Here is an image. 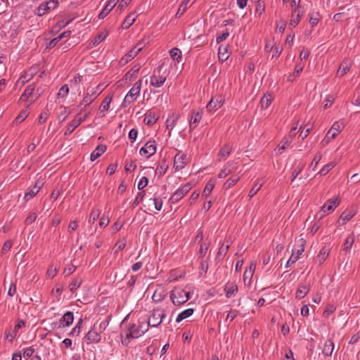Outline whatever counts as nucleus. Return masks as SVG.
Listing matches in <instances>:
<instances>
[{
  "mask_svg": "<svg viewBox=\"0 0 360 360\" xmlns=\"http://www.w3.org/2000/svg\"><path fill=\"white\" fill-rule=\"evenodd\" d=\"M255 3V13L258 15H261L265 11V4L262 1Z\"/></svg>",
  "mask_w": 360,
  "mask_h": 360,
  "instance_id": "48",
  "label": "nucleus"
},
{
  "mask_svg": "<svg viewBox=\"0 0 360 360\" xmlns=\"http://www.w3.org/2000/svg\"><path fill=\"white\" fill-rule=\"evenodd\" d=\"M81 284H82L81 280H79L78 278L74 279L73 281H72V282L69 285L70 290L71 292H74L75 290H77L81 285Z\"/></svg>",
  "mask_w": 360,
  "mask_h": 360,
  "instance_id": "52",
  "label": "nucleus"
},
{
  "mask_svg": "<svg viewBox=\"0 0 360 360\" xmlns=\"http://www.w3.org/2000/svg\"><path fill=\"white\" fill-rule=\"evenodd\" d=\"M229 32L228 30H226L221 34L217 37L216 41L217 44H219L227 39L229 36Z\"/></svg>",
  "mask_w": 360,
  "mask_h": 360,
  "instance_id": "60",
  "label": "nucleus"
},
{
  "mask_svg": "<svg viewBox=\"0 0 360 360\" xmlns=\"http://www.w3.org/2000/svg\"><path fill=\"white\" fill-rule=\"evenodd\" d=\"M111 101H112L111 96H106L104 98V100L103 101L102 103L101 104V105L99 107L100 112H104L108 110Z\"/></svg>",
  "mask_w": 360,
  "mask_h": 360,
  "instance_id": "35",
  "label": "nucleus"
},
{
  "mask_svg": "<svg viewBox=\"0 0 360 360\" xmlns=\"http://www.w3.org/2000/svg\"><path fill=\"white\" fill-rule=\"evenodd\" d=\"M126 244V239L124 238L122 240H118L114 246L115 252H117L118 251L123 250L125 248Z\"/></svg>",
  "mask_w": 360,
  "mask_h": 360,
  "instance_id": "49",
  "label": "nucleus"
},
{
  "mask_svg": "<svg viewBox=\"0 0 360 360\" xmlns=\"http://www.w3.org/2000/svg\"><path fill=\"white\" fill-rule=\"evenodd\" d=\"M118 0H108L105 6L98 15L100 19H103L115 7Z\"/></svg>",
  "mask_w": 360,
  "mask_h": 360,
  "instance_id": "17",
  "label": "nucleus"
},
{
  "mask_svg": "<svg viewBox=\"0 0 360 360\" xmlns=\"http://www.w3.org/2000/svg\"><path fill=\"white\" fill-rule=\"evenodd\" d=\"M202 112L200 111L192 110L189 122L190 130H193L199 124L202 119Z\"/></svg>",
  "mask_w": 360,
  "mask_h": 360,
  "instance_id": "14",
  "label": "nucleus"
},
{
  "mask_svg": "<svg viewBox=\"0 0 360 360\" xmlns=\"http://www.w3.org/2000/svg\"><path fill=\"white\" fill-rule=\"evenodd\" d=\"M80 124L81 120H77V118L72 120L67 127V129L65 131V136L70 135L74 131V130Z\"/></svg>",
  "mask_w": 360,
  "mask_h": 360,
  "instance_id": "28",
  "label": "nucleus"
},
{
  "mask_svg": "<svg viewBox=\"0 0 360 360\" xmlns=\"http://www.w3.org/2000/svg\"><path fill=\"white\" fill-rule=\"evenodd\" d=\"M58 269L56 267H53V265L49 266L46 271V276L50 278H53L57 274Z\"/></svg>",
  "mask_w": 360,
  "mask_h": 360,
  "instance_id": "56",
  "label": "nucleus"
},
{
  "mask_svg": "<svg viewBox=\"0 0 360 360\" xmlns=\"http://www.w3.org/2000/svg\"><path fill=\"white\" fill-rule=\"evenodd\" d=\"M141 68L139 64L134 65L131 70L125 75L126 79H129V81L134 80Z\"/></svg>",
  "mask_w": 360,
  "mask_h": 360,
  "instance_id": "27",
  "label": "nucleus"
},
{
  "mask_svg": "<svg viewBox=\"0 0 360 360\" xmlns=\"http://www.w3.org/2000/svg\"><path fill=\"white\" fill-rule=\"evenodd\" d=\"M145 196V191H141L138 193L136 195L133 203H132V207H136L143 199Z\"/></svg>",
  "mask_w": 360,
  "mask_h": 360,
  "instance_id": "54",
  "label": "nucleus"
},
{
  "mask_svg": "<svg viewBox=\"0 0 360 360\" xmlns=\"http://www.w3.org/2000/svg\"><path fill=\"white\" fill-rule=\"evenodd\" d=\"M334 349V343L331 340H327L325 342L322 352L325 356H330L332 355Z\"/></svg>",
  "mask_w": 360,
  "mask_h": 360,
  "instance_id": "24",
  "label": "nucleus"
},
{
  "mask_svg": "<svg viewBox=\"0 0 360 360\" xmlns=\"http://www.w3.org/2000/svg\"><path fill=\"white\" fill-rule=\"evenodd\" d=\"M233 150L232 146H231L229 143H226L224 145L221 149L219 150L217 158L219 161L221 160H225L231 154V151Z\"/></svg>",
  "mask_w": 360,
  "mask_h": 360,
  "instance_id": "15",
  "label": "nucleus"
},
{
  "mask_svg": "<svg viewBox=\"0 0 360 360\" xmlns=\"http://www.w3.org/2000/svg\"><path fill=\"white\" fill-rule=\"evenodd\" d=\"M225 99L221 95H216L213 96L210 102L206 105V109L208 112H215L219 109L224 103Z\"/></svg>",
  "mask_w": 360,
  "mask_h": 360,
  "instance_id": "8",
  "label": "nucleus"
},
{
  "mask_svg": "<svg viewBox=\"0 0 360 360\" xmlns=\"http://www.w3.org/2000/svg\"><path fill=\"white\" fill-rule=\"evenodd\" d=\"M102 91L103 89L101 88V85H98L94 88L87 89L86 94L84 97L78 107L81 108L82 105H84V107H86L91 104Z\"/></svg>",
  "mask_w": 360,
  "mask_h": 360,
  "instance_id": "5",
  "label": "nucleus"
},
{
  "mask_svg": "<svg viewBox=\"0 0 360 360\" xmlns=\"http://www.w3.org/2000/svg\"><path fill=\"white\" fill-rule=\"evenodd\" d=\"M36 72L35 69H30L27 72H25L20 78L18 79V83H20L21 85H24L25 82L32 79Z\"/></svg>",
  "mask_w": 360,
  "mask_h": 360,
  "instance_id": "25",
  "label": "nucleus"
},
{
  "mask_svg": "<svg viewBox=\"0 0 360 360\" xmlns=\"http://www.w3.org/2000/svg\"><path fill=\"white\" fill-rule=\"evenodd\" d=\"M39 192V191L33 186L28 188L27 191L25 194L24 198L26 201H28L34 198Z\"/></svg>",
  "mask_w": 360,
  "mask_h": 360,
  "instance_id": "37",
  "label": "nucleus"
},
{
  "mask_svg": "<svg viewBox=\"0 0 360 360\" xmlns=\"http://www.w3.org/2000/svg\"><path fill=\"white\" fill-rule=\"evenodd\" d=\"M240 178L238 176H232L229 178L224 184V188L225 189H229L231 187L234 186L238 181Z\"/></svg>",
  "mask_w": 360,
  "mask_h": 360,
  "instance_id": "42",
  "label": "nucleus"
},
{
  "mask_svg": "<svg viewBox=\"0 0 360 360\" xmlns=\"http://www.w3.org/2000/svg\"><path fill=\"white\" fill-rule=\"evenodd\" d=\"M309 291V286L307 285H300L296 291V298L302 299L304 298Z\"/></svg>",
  "mask_w": 360,
  "mask_h": 360,
  "instance_id": "26",
  "label": "nucleus"
},
{
  "mask_svg": "<svg viewBox=\"0 0 360 360\" xmlns=\"http://www.w3.org/2000/svg\"><path fill=\"white\" fill-rule=\"evenodd\" d=\"M167 75L161 72V68L155 69L150 78V86L155 87L162 86L166 81Z\"/></svg>",
  "mask_w": 360,
  "mask_h": 360,
  "instance_id": "7",
  "label": "nucleus"
},
{
  "mask_svg": "<svg viewBox=\"0 0 360 360\" xmlns=\"http://www.w3.org/2000/svg\"><path fill=\"white\" fill-rule=\"evenodd\" d=\"M238 314H239V311L238 310H236V309L231 310L228 313V314L226 316V321H233L237 317Z\"/></svg>",
  "mask_w": 360,
  "mask_h": 360,
  "instance_id": "58",
  "label": "nucleus"
},
{
  "mask_svg": "<svg viewBox=\"0 0 360 360\" xmlns=\"http://www.w3.org/2000/svg\"><path fill=\"white\" fill-rule=\"evenodd\" d=\"M238 291V286L234 282H229L224 286V292L228 298L232 297Z\"/></svg>",
  "mask_w": 360,
  "mask_h": 360,
  "instance_id": "18",
  "label": "nucleus"
},
{
  "mask_svg": "<svg viewBox=\"0 0 360 360\" xmlns=\"http://www.w3.org/2000/svg\"><path fill=\"white\" fill-rule=\"evenodd\" d=\"M148 330V325L145 321H138L136 323H129L122 328L120 336L123 345L127 346L131 339H136L143 335Z\"/></svg>",
  "mask_w": 360,
  "mask_h": 360,
  "instance_id": "1",
  "label": "nucleus"
},
{
  "mask_svg": "<svg viewBox=\"0 0 360 360\" xmlns=\"http://www.w3.org/2000/svg\"><path fill=\"white\" fill-rule=\"evenodd\" d=\"M260 103L262 105V108H267L271 103V98H270V96H264L262 98Z\"/></svg>",
  "mask_w": 360,
  "mask_h": 360,
  "instance_id": "57",
  "label": "nucleus"
},
{
  "mask_svg": "<svg viewBox=\"0 0 360 360\" xmlns=\"http://www.w3.org/2000/svg\"><path fill=\"white\" fill-rule=\"evenodd\" d=\"M27 117V112L26 110H22L20 114L15 119V124L22 122Z\"/></svg>",
  "mask_w": 360,
  "mask_h": 360,
  "instance_id": "59",
  "label": "nucleus"
},
{
  "mask_svg": "<svg viewBox=\"0 0 360 360\" xmlns=\"http://www.w3.org/2000/svg\"><path fill=\"white\" fill-rule=\"evenodd\" d=\"M136 17L134 14H129L127 16L122 24V28L124 30H127L130 27V26L135 22Z\"/></svg>",
  "mask_w": 360,
  "mask_h": 360,
  "instance_id": "32",
  "label": "nucleus"
},
{
  "mask_svg": "<svg viewBox=\"0 0 360 360\" xmlns=\"http://www.w3.org/2000/svg\"><path fill=\"white\" fill-rule=\"evenodd\" d=\"M34 84H31L26 87L25 91L21 95L20 101L24 102L25 107H29L38 98L39 96L34 94Z\"/></svg>",
  "mask_w": 360,
  "mask_h": 360,
  "instance_id": "4",
  "label": "nucleus"
},
{
  "mask_svg": "<svg viewBox=\"0 0 360 360\" xmlns=\"http://www.w3.org/2000/svg\"><path fill=\"white\" fill-rule=\"evenodd\" d=\"M141 79L138 80L125 96L124 101L122 103L123 108L127 107L131 103H134L139 96L141 89Z\"/></svg>",
  "mask_w": 360,
  "mask_h": 360,
  "instance_id": "3",
  "label": "nucleus"
},
{
  "mask_svg": "<svg viewBox=\"0 0 360 360\" xmlns=\"http://www.w3.org/2000/svg\"><path fill=\"white\" fill-rule=\"evenodd\" d=\"M208 266H209V264H208L207 259H202V260L200 262V266H199L200 271L202 272L206 273L207 271Z\"/></svg>",
  "mask_w": 360,
  "mask_h": 360,
  "instance_id": "63",
  "label": "nucleus"
},
{
  "mask_svg": "<svg viewBox=\"0 0 360 360\" xmlns=\"http://www.w3.org/2000/svg\"><path fill=\"white\" fill-rule=\"evenodd\" d=\"M350 68V62L349 61H343L337 71V75L340 77H342L345 75Z\"/></svg>",
  "mask_w": 360,
  "mask_h": 360,
  "instance_id": "29",
  "label": "nucleus"
},
{
  "mask_svg": "<svg viewBox=\"0 0 360 360\" xmlns=\"http://www.w3.org/2000/svg\"><path fill=\"white\" fill-rule=\"evenodd\" d=\"M339 204L340 200L338 198H335L334 200H328L321 207V209L319 212L320 217H322L326 212L334 210Z\"/></svg>",
  "mask_w": 360,
  "mask_h": 360,
  "instance_id": "12",
  "label": "nucleus"
},
{
  "mask_svg": "<svg viewBox=\"0 0 360 360\" xmlns=\"http://www.w3.org/2000/svg\"><path fill=\"white\" fill-rule=\"evenodd\" d=\"M354 242V237L352 235L348 236L345 241L343 250L347 251L349 250Z\"/></svg>",
  "mask_w": 360,
  "mask_h": 360,
  "instance_id": "45",
  "label": "nucleus"
},
{
  "mask_svg": "<svg viewBox=\"0 0 360 360\" xmlns=\"http://www.w3.org/2000/svg\"><path fill=\"white\" fill-rule=\"evenodd\" d=\"M179 115L173 114L170 117L167 118L166 121V127L169 131V135L170 136L172 130L176 126L179 120Z\"/></svg>",
  "mask_w": 360,
  "mask_h": 360,
  "instance_id": "20",
  "label": "nucleus"
},
{
  "mask_svg": "<svg viewBox=\"0 0 360 360\" xmlns=\"http://www.w3.org/2000/svg\"><path fill=\"white\" fill-rule=\"evenodd\" d=\"M165 317V310L162 309H155L153 311L151 315L148 319L146 325L151 327L158 326L162 321V319Z\"/></svg>",
  "mask_w": 360,
  "mask_h": 360,
  "instance_id": "6",
  "label": "nucleus"
},
{
  "mask_svg": "<svg viewBox=\"0 0 360 360\" xmlns=\"http://www.w3.org/2000/svg\"><path fill=\"white\" fill-rule=\"evenodd\" d=\"M158 120V117L155 112L153 111H148L144 117V122L146 124L151 126L154 124Z\"/></svg>",
  "mask_w": 360,
  "mask_h": 360,
  "instance_id": "23",
  "label": "nucleus"
},
{
  "mask_svg": "<svg viewBox=\"0 0 360 360\" xmlns=\"http://www.w3.org/2000/svg\"><path fill=\"white\" fill-rule=\"evenodd\" d=\"M292 141L290 138L284 137L278 146V153L281 154L283 151L290 145Z\"/></svg>",
  "mask_w": 360,
  "mask_h": 360,
  "instance_id": "33",
  "label": "nucleus"
},
{
  "mask_svg": "<svg viewBox=\"0 0 360 360\" xmlns=\"http://www.w3.org/2000/svg\"><path fill=\"white\" fill-rule=\"evenodd\" d=\"M214 187V184H212L211 182H208L206 184L205 188V189L203 191L202 197L206 198L208 195H210V194L211 193V192L213 190Z\"/></svg>",
  "mask_w": 360,
  "mask_h": 360,
  "instance_id": "50",
  "label": "nucleus"
},
{
  "mask_svg": "<svg viewBox=\"0 0 360 360\" xmlns=\"http://www.w3.org/2000/svg\"><path fill=\"white\" fill-rule=\"evenodd\" d=\"M49 6L46 3L41 4L37 9L36 14L38 16H42L49 11Z\"/></svg>",
  "mask_w": 360,
  "mask_h": 360,
  "instance_id": "41",
  "label": "nucleus"
},
{
  "mask_svg": "<svg viewBox=\"0 0 360 360\" xmlns=\"http://www.w3.org/2000/svg\"><path fill=\"white\" fill-rule=\"evenodd\" d=\"M262 185H263V183L260 182L259 180H257L255 182V184H254V186H252V188H251V190L249 192L248 196L250 197V198H252L254 195H255L257 193V192L262 188Z\"/></svg>",
  "mask_w": 360,
  "mask_h": 360,
  "instance_id": "38",
  "label": "nucleus"
},
{
  "mask_svg": "<svg viewBox=\"0 0 360 360\" xmlns=\"http://www.w3.org/2000/svg\"><path fill=\"white\" fill-rule=\"evenodd\" d=\"M235 169V167H233V162H228L223 169H221L220 171V172L219 173V178H225L226 176H227L233 169Z\"/></svg>",
  "mask_w": 360,
  "mask_h": 360,
  "instance_id": "22",
  "label": "nucleus"
},
{
  "mask_svg": "<svg viewBox=\"0 0 360 360\" xmlns=\"http://www.w3.org/2000/svg\"><path fill=\"white\" fill-rule=\"evenodd\" d=\"M187 158L184 153L179 152L174 158V167L175 170H181L187 165Z\"/></svg>",
  "mask_w": 360,
  "mask_h": 360,
  "instance_id": "11",
  "label": "nucleus"
},
{
  "mask_svg": "<svg viewBox=\"0 0 360 360\" xmlns=\"http://www.w3.org/2000/svg\"><path fill=\"white\" fill-rule=\"evenodd\" d=\"M190 1V0H184L183 2L181 4V5L179 7V9L176 13V18H180L184 12L186 11L188 8V4Z\"/></svg>",
  "mask_w": 360,
  "mask_h": 360,
  "instance_id": "40",
  "label": "nucleus"
},
{
  "mask_svg": "<svg viewBox=\"0 0 360 360\" xmlns=\"http://www.w3.org/2000/svg\"><path fill=\"white\" fill-rule=\"evenodd\" d=\"M106 146L105 145H99L96 149L91 153L90 159L91 161L96 160L106 150Z\"/></svg>",
  "mask_w": 360,
  "mask_h": 360,
  "instance_id": "21",
  "label": "nucleus"
},
{
  "mask_svg": "<svg viewBox=\"0 0 360 360\" xmlns=\"http://www.w3.org/2000/svg\"><path fill=\"white\" fill-rule=\"evenodd\" d=\"M343 128V122L340 121L335 122L333 123L328 132L331 135L330 137L335 138L342 131Z\"/></svg>",
  "mask_w": 360,
  "mask_h": 360,
  "instance_id": "16",
  "label": "nucleus"
},
{
  "mask_svg": "<svg viewBox=\"0 0 360 360\" xmlns=\"http://www.w3.org/2000/svg\"><path fill=\"white\" fill-rule=\"evenodd\" d=\"M100 214L101 210L99 209L93 208L89 215V222L90 224H94L98 219Z\"/></svg>",
  "mask_w": 360,
  "mask_h": 360,
  "instance_id": "39",
  "label": "nucleus"
},
{
  "mask_svg": "<svg viewBox=\"0 0 360 360\" xmlns=\"http://www.w3.org/2000/svg\"><path fill=\"white\" fill-rule=\"evenodd\" d=\"M107 35H108V34H107V32H105V33H101L100 34L96 36L94 38V39L92 41L93 45L94 46L98 45L102 41H103L106 38Z\"/></svg>",
  "mask_w": 360,
  "mask_h": 360,
  "instance_id": "53",
  "label": "nucleus"
},
{
  "mask_svg": "<svg viewBox=\"0 0 360 360\" xmlns=\"http://www.w3.org/2000/svg\"><path fill=\"white\" fill-rule=\"evenodd\" d=\"M170 57L173 60L179 63L182 58L181 51L178 48H173L169 51Z\"/></svg>",
  "mask_w": 360,
  "mask_h": 360,
  "instance_id": "31",
  "label": "nucleus"
},
{
  "mask_svg": "<svg viewBox=\"0 0 360 360\" xmlns=\"http://www.w3.org/2000/svg\"><path fill=\"white\" fill-rule=\"evenodd\" d=\"M60 108L62 109V111L58 115V119L60 122H63L67 119L70 112H68V108L66 107L61 106Z\"/></svg>",
  "mask_w": 360,
  "mask_h": 360,
  "instance_id": "46",
  "label": "nucleus"
},
{
  "mask_svg": "<svg viewBox=\"0 0 360 360\" xmlns=\"http://www.w3.org/2000/svg\"><path fill=\"white\" fill-rule=\"evenodd\" d=\"M167 169V165L165 162L163 165H158L156 169V172L160 174V176H162L165 174Z\"/></svg>",
  "mask_w": 360,
  "mask_h": 360,
  "instance_id": "62",
  "label": "nucleus"
},
{
  "mask_svg": "<svg viewBox=\"0 0 360 360\" xmlns=\"http://www.w3.org/2000/svg\"><path fill=\"white\" fill-rule=\"evenodd\" d=\"M334 164L332 163V162H329L328 164H326V165H324L321 169L319 171V174L321 175V176H324L326 175L327 173H328L333 167H334Z\"/></svg>",
  "mask_w": 360,
  "mask_h": 360,
  "instance_id": "47",
  "label": "nucleus"
},
{
  "mask_svg": "<svg viewBox=\"0 0 360 360\" xmlns=\"http://www.w3.org/2000/svg\"><path fill=\"white\" fill-rule=\"evenodd\" d=\"M354 215V214L352 212L342 213L338 220L339 224H345L347 221H349Z\"/></svg>",
  "mask_w": 360,
  "mask_h": 360,
  "instance_id": "36",
  "label": "nucleus"
},
{
  "mask_svg": "<svg viewBox=\"0 0 360 360\" xmlns=\"http://www.w3.org/2000/svg\"><path fill=\"white\" fill-rule=\"evenodd\" d=\"M190 292L176 287L170 292V299L174 305L186 303L190 299Z\"/></svg>",
  "mask_w": 360,
  "mask_h": 360,
  "instance_id": "2",
  "label": "nucleus"
},
{
  "mask_svg": "<svg viewBox=\"0 0 360 360\" xmlns=\"http://www.w3.org/2000/svg\"><path fill=\"white\" fill-rule=\"evenodd\" d=\"M101 340V335L94 328L91 329L84 337L86 344L98 343Z\"/></svg>",
  "mask_w": 360,
  "mask_h": 360,
  "instance_id": "13",
  "label": "nucleus"
},
{
  "mask_svg": "<svg viewBox=\"0 0 360 360\" xmlns=\"http://www.w3.org/2000/svg\"><path fill=\"white\" fill-rule=\"evenodd\" d=\"M69 93V87L68 86V84H64L63 85L58 93V97L60 98H65L67 96V95Z\"/></svg>",
  "mask_w": 360,
  "mask_h": 360,
  "instance_id": "51",
  "label": "nucleus"
},
{
  "mask_svg": "<svg viewBox=\"0 0 360 360\" xmlns=\"http://www.w3.org/2000/svg\"><path fill=\"white\" fill-rule=\"evenodd\" d=\"M193 314V309L189 308L181 312L176 317V321L181 322L184 319L191 316Z\"/></svg>",
  "mask_w": 360,
  "mask_h": 360,
  "instance_id": "34",
  "label": "nucleus"
},
{
  "mask_svg": "<svg viewBox=\"0 0 360 360\" xmlns=\"http://www.w3.org/2000/svg\"><path fill=\"white\" fill-rule=\"evenodd\" d=\"M328 255H329V250L326 249V248H323L320 250V252L316 259V262H318L319 264H321L326 259Z\"/></svg>",
  "mask_w": 360,
  "mask_h": 360,
  "instance_id": "30",
  "label": "nucleus"
},
{
  "mask_svg": "<svg viewBox=\"0 0 360 360\" xmlns=\"http://www.w3.org/2000/svg\"><path fill=\"white\" fill-rule=\"evenodd\" d=\"M319 20V14L318 13L312 14L309 18V23L312 27L316 26Z\"/></svg>",
  "mask_w": 360,
  "mask_h": 360,
  "instance_id": "61",
  "label": "nucleus"
},
{
  "mask_svg": "<svg viewBox=\"0 0 360 360\" xmlns=\"http://www.w3.org/2000/svg\"><path fill=\"white\" fill-rule=\"evenodd\" d=\"M150 200L153 201L154 205H155V208L157 210H160L162 209V201L161 199H158V198L156 197H154L153 198H151Z\"/></svg>",
  "mask_w": 360,
  "mask_h": 360,
  "instance_id": "64",
  "label": "nucleus"
},
{
  "mask_svg": "<svg viewBox=\"0 0 360 360\" xmlns=\"http://www.w3.org/2000/svg\"><path fill=\"white\" fill-rule=\"evenodd\" d=\"M73 320H74L73 312L68 311L60 319V324H62V327H68L72 323Z\"/></svg>",
  "mask_w": 360,
  "mask_h": 360,
  "instance_id": "19",
  "label": "nucleus"
},
{
  "mask_svg": "<svg viewBox=\"0 0 360 360\" xmlns=\"http://www.w3.org/2000/svg\"><path fill=\"white\" fill-rule=\"evenodd\" d=\"M191 187L189 184H186L180 188H179L175 193L171 196L169 201L172 203H175L180 200L181 198H184V196L189 192Z\"/></svg>",
  "mask_w": 360,
  "mask_h": 360,
  "instance_id": "9",
  "label": "nucleus"
},
{
  "mask_svg": "<svg viewBox=\"0 0 360 360\" xmlns=\"http://www.w3.org/2000/svg\"><path fill=\"white\" fill-rule=\"evenodd\" d=\"M229 248V245H226V247H224V245L222 244L221 246L219 248V251L217 252V259H221L223 258L224 255H226L228 250Z\"/></svg>",
  "mask_w": 360,
  "mask_h": 360,
  "instance_id": "55",
  "label": "nucleus"
},
{
  "mask_svg": "<svg viewBox=\"0 0 360 360\" xmlns=\"http://www.w3.org/2000/svg\"><path fill=\"white\" fill-rule=\"evenodd\" d=\"M219 59L221 61H225L228 59L229 56L226 53V48L220 46L218 51Z\"/></svg>",
  "mask_w": 360,
  "mask_h": 360,
  "instance_id": "44",
  "label": "nucleus"
},
{
  "mask_svg": "<svg viewBox=\"0 0 360 360\" xmlns=\"http://www.w3.org/2000/svg\"><path fill=\"white\" fill-rule=\"evenodd\" d=\"M208 248H209L208 243H201L199 250H198V255H199L200 258L204 259V257L206 255Z\"/></svg>",
  "mask_w": 360,
  "mask_h": 360,
  "instance_id": "43",
  "label": "nucleus"
},
{
  "mask_svg": "<svg viewBox=\"0 0 360 360\" xmlns=\"http://www.w3.org/2000/svg\"><path fill=\"white\" fill-rule=\"evenodd\" d=\"M156 150L155 141L154 140L149 141L140 149L139 153L148 158L156 153Z\"/></svg>",
  "mask_w": 360,
  "mask_h": 360,
  "instance_id": "10",
  "label": "nucleus"
}]
</instances>
